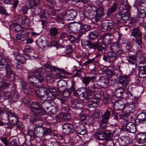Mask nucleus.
I'll return each mask as SVG.
<instances>
[{
	"label": "nucleus",
	"instance_id": "obj_63",
	"mask_svg": "<svg viewBox=\"0 0 146 146\" xmlns=\"http://www.w3.org/2000/svg\"><path fill=\"white\" fill-rule=\"evenodd\" d=\"M11 94V93L10 92H5L3 93V96L5 99H10Z\"/></svg>",
	"mask_w": 146,
	"mask_h": 146
},
{
	"label": "nucleus",
	"instance_id": "obj_32",
	"mask_svg": "<svg viewBox=\"0 0 146 146\" xmlns=\"http://www.w3.org/2000/svg\"><path fill=\"white\" fill-rule=\"evenodd\" d=\"M108 57L109 62L110 63H113L116 60L117 57L115 52H108Z\"/></svg>",
	"mask_w": 146,
	"mask_h": 146
},
{
	"label": "nucleus",
	"instance_id": "obj_44",
	"mask_svg": "<svg viewBox=\"0 0 146 146\" xmlns=\"http://www.w3.org/2000/svg\"><path fill=\"white\" fill-rule=\"evenodd\" d=\"M50 35L55 37L58 33V30L56 27L52 28L50 29L49 32Z\"/></svg>",
	"mask_w": 146,
	"mask_h": 146
},
{
	"label": "nucleus",
	"instance_id": "obj_5",
	"mask_svg": "<svg viewBox=\"0 0 146 146\" xmlns=\"http://www.w3.org/2000/svg\"><path fill=\"white\" fill-rule=\"evenodd\" d=\"M4 111L7 115L8 120L10 123L13 125L17 124L18 120L16 115L6 107L4 108Z\"/></svg>",
	"mask_w": 146,
	"mask_h": 146
},
{
	"label": "nucleus",
	"instance_id": "obj_9",
	"mask_svg": "<svg viewBox=\"0 0 146 146\" xmlns=\"http://www.w3.org/2000/svg\"><path fill=\"white\" fill-rule=\"evenodd\" d=\"M43 107L38 102H33L31 104V109L32 111L38 114H41L43 111Z\"/></svg>",
	"mask_w": 146,
	"mask_h": 146
},
{
	"label": "nucleus",
	"instance_id": "obj_2",
	"mask_svg": "<svg viewBox=\"0 0 146 146\" xmlns=\"http://www.w3.org/2000/svg\"><path fill=\"white\" fill-rule=\"evenodd\" d=\"M121 0L122 3L120 5L119 9L122 14V22L125 23L129 20L131 7L128 3L127 0Z\"/></svg>",
	"mask_w": 146,
	"mask_h": 146
},
{
	"label": "nucleus",
	"instance_id": "obj_7",
	"mask_svg": "<svg viewBox=\"0 0 146 146\" xmlns=\"http://www.w3.org/2000/svg\"><path fill=\"white\" fill-rule=\"evenodd\" d=\"M42 105L44 109H46L48 112L51 114H55L58 111V108L55 104L51 105V104L47 101L43 102L42 103Z\"/></svg>",
	"mask_w": 146,
	"mask_h": 146
},
{
	"label": "nucleus",
	"instance_id": "obj_59",
	"mask_svg": "<svg viewBox=\"0 0 146 146\" xmlns=\"http://www.w3.org/2000/svg\"><path fill=\"white\" fill-rule=\"evenodd\" d=\"M26 6L28 8H31L35 6L32 0H27L26 2Z\"/></svg>",
	"mask_w": 146,
	"mask_h": 146
},
{
	"label": "nucleus",
	"instance_id": "obj_21",
	"mask_svg": "<svg viewBox=\"0 0 146 146\" xmlns=\"http://www.w3.org/2000/svg\"><path fill=\"white\" fill-rule=\"evenodd\" d=\"M57 86L59 91H63L67 88L66 82L63 80H59L57 82Z\"/></svg>",
	"mask_w": 146,
	"mask_h": 146
},
{
	"label": "nucleus",
	"instance_id": "obj_10",
	"mask_svg": "<svg viewBox=\"0 0 146 146\" xmlns=\"http://www.w3.org/2000/svg\"><path fill=\"white\" fill-rule=\"evenodd\" d=\"M139 8L140 9L138 12L139 17L144 18L146 17V0H141L140 1Z\"/></svg>",
	"mask_w": 146,
	"mask_h": 146
},
{
	"label": "nucleus",
	"instance_id": "obj_39",
	"mask_svg": "<svg viewBox=\"0 0 146 146\" xmlns=\"http://www.w3.org/2000/svg\"><path fill=\"white\" fill-rule=\"evenodd\" d=\"M120 144L122 146L127 145L129 143V137H127L120 138L118 140Z\"/></svg>",
	"mask_w": 146,
	"mask_h": 146
},
{
	"label": "nucleus",
	"instance_id": "obj_24",
	"mask_svg": "<svg viewBox=\"0 0 146 146\" xmlns=\"http://www.w3.org/2000/svg\"><path fill=\"white\" fill-rule=\"evenodd\" d=\"M35 135L38 138H41L44 135V128L42 127H35Z\"/></svg>",
	"mask_w": 146,
	"mask_h": 146
},
{
	"label": "nucleus",
	"instance_id": "obj_55",
	"mask_svg": "<svg viewBox=\"0 0 146 146\" xmlns=\"http://www.w3.org/2000/svg\"><path fill=\"white\" fill-rule=\"evenodd\" d=\"M113 134L111 133H106L105 132V140L106 141H111L112 140Z\"/></svg>",
	"mask_w": 146,
	"mask_h": 146
},
{
	"label": "nucleus",
	"instance_id": "obj_43",
	"mask_svg": "<svg viewBox=\"0 0 146 146\" xmlns=\"http://www.w3.org/2000/svg\"><path fill=\"white\" fill-rule=\"evenodd\" d=\"M20 23L22 25H26L28 26L29 25V19L27 16L25 15L23 17L22 19L20 21Z\"/></svg>",
	"mask_w": 146,
	"mask_h": 146
},
{
	"label": "nucleus",
	"instance_id": "obj_20",
	"mask_svg": "<svg viewBox=\"0 0 146 146\" xmlns=\"http://www.w3.org/2000/svg\"><path fill=\"white\" fill-rule=\"evenodd\" d=\"M129 79L128 76L126 75L122 76L119 78V83L123 87H125L127 86L129 84Z\"/></svg>",
	"mask_w": 146,
	"mask_h": 146
},
{
	"label": "nucleus",
	"instance_id": "obj_11",
	"mask_svg": "<svg viewBox=\"0 0 146 146\" xmlns=\"http://www.w3.org/2000/svg\"><path fill=\"white\" fill-rule=\"evenodd\" d=\"M62 132L65 135H68L72 133L74 129L73 125L70 123H65L62 125Z\"/></svg>",
	"mask_w": 146,
	"mask_h": 146
},
{
	"label": "nucleus",
	"instance_id": "obj_12",
	"mask_svg": "<svg viewBox=\"0 0 146 146\" xmlns=\"http://www.w3.org/2000/svg\"><path fill=\"white\" fill-rule=\"evenodd\" d=\"M110 49L113 52L116 53L118 54H121L123 51L120 44L118 42H114L111 44Z\"/></svg>",
	"mask_w": 146,
	"mask_h": 146
},
{
	"label": "nucleus",
	"instance_id": "obj_29",
	"mask_svg": "<svg viewBox=\"0 0 146 146\" xmlns=\"http://www.w3.org/2000/svg\"><path fill=\"white\" fill-rule=\"evenodd\" d=\"M126 130L130 133H135L136 131V128L134 124L131 122L127 123L126 124Z\"/></svg>",
	"mask_w": 146,
	"mask_h": 146
},
{
	"label": "nucleus",
	"instance_id": "obj_36",
	"mask_svg": "<svg viewBox=\"0 0 146 146\" xmlns=\"http://www.w3.org/2000/svg\"><path fill=\"white\" fill-rule=\"evenodd\" d=\"M23 92L26 94H30L31 92L30 88L27 86L26 83L23 82L21 83Z\"/></svg>",
	"mask_w": 146,
	"mask_h": 146
},
{
	"label": "nucleus",
	"instance_id": "obj_58",
	"mask_svg": "<svg viewBox=\"0 0 146 146\" xmlns=\"http://www.w3.org/2000/svg\"><path fill=\"white\" fill-rule=\"evenodd\" d=\"M9 84L4 81L0 82V88L1 89L7 88Z\"/></svg>",
	"mask_w": 146,
	"mask_h": 146
},
{
	"label": "nucleus",
	"instance_id": "obj_41",
	"mask_svg": "<svg viewBox=\"0 0 146 146\" xmlns=\"http://www.w3.org/2000/svg\"><path fill=\"white\" fill-rule=\"evenodd\" d=\"M97 138L100 141L105 140V132L104 131L100 130L96 134Z\"/></svg>",
	"mask_w": 146,
	"mask_h": 146
},
{
	"label": "nucleus",
	"instance_id": "obj_15",
	"mask_svg": "<svg viewBox=\"0 0 146 146\" xmlns=\"http://www.w3.org/2000/svg\"><path fill=\"white\" fill-rule=\"evenodd\" d=\"M73 92L74 95L76 97H84L86 98L89 96L87 91H86L83 88H78L76 91L75 90Z\"/></svg>",
	"mask_w": 146,
	"mask_h": 146
},
{
	"label": "nucleus",
	"instance_id": "obj_47",
	"mask_svg": "<svg viewBox=\"0 0 146 146\" xmlns=\"http://www.w3.org/2000/svg\"><path fill=\"white\" fill-rule=\"evenodd\" d=\"M77 15V12L75 10H70L69 11L68 14V17L70 20H72L76 17Z\"/></svg>",
	"mask_w": 146,
	"mask_h": 146
},
{
	"label": "nucleus",
	"instance_id": "obj_48",
	"mask_svg": "<svg viewBox=\"0 0 146 146\" xmlns=\"http://www.w3.org/2000/svg\"><path fill=\"white\" fill-rule=\"evenodd\" d=\"M13 30L16 32H22L23 30V28L19 25L16 24H13Z\"/></svg>",
	"mask_w": 146,
	"mask_h": 146
},
{
	"label": "nucleus",
	"instance_id": "obj_64",
	"mask_svg": "<svg viewBox=\"0 0 146 146\" xmlns=\"http://www.w3.org/2000/svg\"><path fill=\"white\" fill-rule=\"evenodd\" d=\"M105 70L108 78H111L113 74L112 71L109 69H106Z\"/></svg>",
	"mask_w": 146,
	"mask_h": 146
},
{
	"label": "nucleus",
	"instance_id": "obj_23",
	"mask_svg": "<svg viewBox=\"0 0 146 146\" xmlns=\"http://www.w3.org/2000/svg\"><path fill=\"white\" fill-rule=\"evenodd\" d=\"M37 11V14L39 15L40 17L46 19L49 17V15L47 11L41 9V8H38L36 9L35 12Z\"/></svg>",
	"mask_w": 146,
	"mask_h": 146
},
{
	"label": "nucleus",
	"instance_id": "obj_13",
	"mask_svg": "<svg viewBox=\"0 0 146 146\" xmlns=\"http://www.w3.org/2000/svg\"><path fill=\"white\" fill-rule=\"evenodd\" d=\"M98 82L102 88H106L109 86L108 79L105 75L101 76L99 79Z\"/></svg>",
	"mask_w": 146,
	"mask_h": 146
},
{
	"label": "nucleus",
	"instance_id": "obj_49",
	"mask_svg": "<svg viewBox=\"0 0 146 146\" xmlns=\"http://www.w3.org/2000/svg\"><path fill=\"white\" fill-rule=\"evenodd\" d=\"M143 52L141 51H138L137 54V56L139 57L138 59H139L140 61L139 63L140 64L143 63L145 61V58L143 56Z\"/></svg>",
	"mask_w": 146,
	"mask_h": 146
},
{
	"label": "nucleus",
	"instance_id": "obj_18",
	"mask_svg": "<svg viewBox=\"0 0 146 146\" xmlns=\"http://www.w3.org/2000/svg\"><path fill=\"white\" fill-rule=\"evenodd\" d=\"M113 27V24L112 23L106 22L103 23L102 25L101 30L103 32H106L110 30Z\"/></svg>",
	"mask_w": 146,
	"mask_h": 146
},
{
	"label": "nucleus",
	"instance_id": "obj_31",
	"mask_svg": "<svg viewBox=\"0 0 146 146\" xmlns=\"http://www.w3.org/2000/svg\"><path fill=\"white\" fill-rule=\"evenodd\" d=\"M55 118L59 119H61V120L63 121H67L70 120L71 118L70 115L68 113H61L59 116H56Z\"/></svg>",
	"mask_w": 146,
	"mask_h": 146
},
{
	"label": "nucleus",
	"instance_id": "obj_22",
	"mask_svg": "<svg viewBox=\"0 0 146 146\" xmlns=\"http://www.w3.org/2000/svg\"><path fill=\"white\" fill-rule=\"evenodd\" d=\"M37 44L40 48L45 49L49 46L48 42L46 40L39 38L36 41Z\"/></svg>",
	"mask_w": 146,
	"mask_h": 146
},
{
	"label": "nucleus",
	"instance_id": "obj_1",
	"mask_svg": "<svg viewBox=\"0 0 146 146\" xmlns=\"http://www.w3.org/2000/svg\"><path fill=\"white\" fill-rule=\"evenodd\" d=\"M35 93L38 97L44 98L47 101H53L59 95L56 89L54 88H49L46 89L44 87H40L36 90Z\"/></svg>",
	"mask_w": 146,
	"mask_h": 146
},
{
	"label": "nucleus",
	"instance_id": "obj_50",
	"mask_svg": "<svg viewBox=\"0 0 146 146\" xmlns=\"http://www.w3.org/2000/svg\"><path fill=\"white\" fill-rule=\"evenodd\" d=\"M64 52L65 54V55L66 56H68L71 54L72 53V46L70 45H68L67 46Z\"/></svg>",
	"mask_w": 146,
	"mask_h": 146
},
{
	"label": "nucleus",
	"instance_id": "obj_14",
	"mask_svg": "<svg viewBox=\"0 0 146 146\" xmlns=\"http://www.w3.org/2000/svg\"><path fill=\"white\" fill-rule=\"evenodd\" d=\"M13 55L15 58L16 59L19 63L21 64H24L27 58H29V56L28 55L24 54L23 56H21L20 54L17 52H14Z\"/></svg>",
	"mask_w": 146,
	"mask_h": 146
},
{
	"label": "nucleus",
	"instance_id": "obj_25",
	"mask_svg": "<svg viewBox=\"0 0 146 146\" xmlns=\"http://www.w3.org/2000/svg\"><path fill=\"white\" fill-rule=\"evenodd\" d=\"M76 130L80 134L84 135L87 132L86 128L84 125L83 124L79 125L76 128Z\"/></svg>",
	"mask_w": 146,
	"mask_h": 146
},
{
	"label": "nucleus",
	"instance_id": "obj_56",
	"mask_svg": "<svg viewBox=\"0 0 146 146\" xmlns=\"http://www.w3.org/2000/svg\"><path fill=\"white\" fill-rule=\"evenodd\" d=\"M50 70L52 72H55L56 70H57L60 71L63 74H65L67 73V72L64 69H62L59 68H57L55 66H53V67H51L50 66Z\"/></svg>",
	"mask_w": 146,
	"mask_h": 146
},
{
	"label": "nucleus",
	"instance_id": "obj_35",
	"mask_svg": "<svg viewBox=\"0 0 146 146\" xmlns=\"http://www.w3.org/2000/svg\"><path fill=\"white\" fill-rule=\"evenodd\" d=\"M105 45H100L96 42H94L93 44V47L92 49H95L97 48L98 51L103 52V51L104 52L105 50Z\"/></svg>",
	"mask_w": 146,
	"mask_h": 146
},
{
	"label": "nucleus",
	"instance_id": "obj_61",
	"mask_svg": "<svg viewBox=\"0 0 146 146\" xmlns=\"http://www.w3.org/2000/svg\"><path fill=\"white\" fill-rule=\"evenodd\" d=\"M35 124L36 126V127H42V126L43 124V122L42 120L39 119V118L36 120Z\"/></svg>",
	"mask_w": 146,
	"mask_h": 146
},
{
	"label": "nucleus",
	"instance_id": "obj_40",
	"mask_svg": "<svg viewBox=\"0 0 146 146\" xmlns=\"http://www.w3.org/2000/svg\"><path fill=\"white\" fill-rule=\"evenodd\" d=\"M124 92V90L121 87L117 88L115 89L114 95L117 98L120 97Z\"/></svg>",
	"mask_w": 146,
	"mask_h": 146
},
{
	"label": "nucleus",
	"instance_id": "obj_62",
	"mask_svg": "<svg viewBox=\"0 0 146 146\" xmlns=\"http://www.w3.org/2000/svg\"><path fill=\"white\" fill-rule=\"evenodd\" d=\"M98 35V33L96 32H91L88 35V37L90 39L94 40L96 38Z\"/></svg>",
	"mask_w": 146,
	"mask_h": 146
},
{
	"label": "nucleus",
	"instance_id": "obj_8",
	"mask_svg": "<svg viewBox=\"0 0 146 146\" xmlns=\"http://www.w3.org/2000/svg\"><path fill=\"white\" fill-rule=\"evenodd\" d=\"M92 10L96 12L95 15V21L97 22L104 15V9L103 7L100 6L97 8L94 6H93L92 7Z\"/></svg>",
	"mask_w": 146,
	"mask_h": 146
},
{
	"label": "nucleus",
	"instance_id": "obj_52",
	"mask_svg": "<svg viewBox=\"0 0 146 146\" xmlns=\"http://www.w3.org/2000/svg\"><path fill=\"white\" fill-rule=\"evenodd\" d=\"M27 37V34L26 33H25L24 34H18L16 36V39L18 40L23 41L25 40Z\"/></svg>",
	"mask_w": 146,
	"mask_h": 146
},
{
	"label": "nucleus",
	"instance_id": "obj_45",
	"mask_svg": "<svg viewBox=\"0 0 146 146\" xmlns=\"http://www.w3.org/2000/svg\"><path fill=\"white\" fill-rule=\"evenodd\" d=\"M138 75L140 78H144L146 76V71L144 70V68L139 66Z\"/></svg>",
	"mask_w": 146,
	"mask_h": 146
},
{
	"label": "nucleus",
	"instance_id": "obj_3",
	"mask_svg": "<svg viewBox=\"0 0 146 146\" xmlns=\"http://www.w3.org/2000/svg\"><path fill=\"white\" fill-rule=\"evenodd\" d=\"M33 74L35 76H29L28 78V80L29 82L32 84L33 86L36 87L37 84L42 82L44 81V77L38 70L34 71L33 72Z\"/></svg>",
	"mask_w": 146,
	"mask_h": 146
},
{
	"label": "nucleus",
	"instance_id": "obj_4",
	"mask_svg": "<svg viewBox=\"0 0 146 146\" xmlns=\"http://www.w3.org/2000/svg\"><path fill=\"white\" fill-rule=\"evenodd\" d=\"M131 35L135 38L132 39L135 41L139 46L141 47L142 44V33L139 27H134L132 30Z\"/></svg>",
	"mask_w": 146,
	"mask_h": 146
},
{
	"label": "nucleus",
	"instance_id": "obj_46",
	"mask_svg": "<svg viewBox=\"0 0 146 146\" xmlns=\"http://www.w3.org/2000/svg\"><path fill=\"white\" fill-rule=\"evenodd\" d=\"M0 139L5 146H7L9 142L8 136L6 135H3L0 137Z\"/></svg>",
	"mask_w": 146,
	"mask_h": 146
},
{
	"label": "nucleus",
	"instance_id": "obj_27",
	"mask_svg": "<svg viewBox=\"0 0 146 146\" xmlns=\"http://www.w3.org/2000/svg\"><path fill=\"white\" fill-rule=\"evenodd\" d=\"M96 77L94 76L91 77L86 76L83 78L82 81L86 87H87V86L90 84H89L91 81L92 82H94L96 81Z\"/></svg>",
	"mask_w": 146,
	"mask_h": 146
},
{
	"label": "nucleus",
	"instance_id": "obj_26",
	"mask_svg": "<svg viewBox=\"0 0 146 146\" xmlns=\"http://www.w3.org/2000/svg\"><path fill=\"white\" fill-rule=\"evenodd\" d=\"M70 28L75 32H78L81 29L82 24L80 22H76L70 25Z\"/></svg>",
	"mask_w": 146,
	"mask_h": 146
},
{
	"label": "nucleus",
	"instance_id": "obj_53",
	"mask_svg": "<svg viewBox=\"0 0 146 146\" xmlns=\"http://www.w3.org/2000/svg\"><path fill=\"white\" fill-rule=\"evenodd\" d=\"M102 113L100 110L98 109H96L95 110L94 113L93 114V116L95 118H98L102 116Z\"/></svg>",
	"mask_w": 146,
	"mask_h": 146
},
{
	"label": "nucleus",
	"instance_id": "obj_28",
	"mask_svg": "<svg viewBox=\"0 0 146 146\" xmlns=\"http://www.w3.org/2000/svg\"><path fill=\"white\" fill-rule=\"evenodd\" d=\"M111 109H107L105 112L102 115V122L103 123H107L111 115Z\"/></svg>",
	"mask_w": 146,
	"mask_h": 146
},
{
	"label": "nucleus",
	"instance_id": "obj_6",
	"mask_svg": "<svg viewBox=\"0 0 146 146\" xmlns=\"http://www.w3.org/2000/svg\"><path fill=\"white\" fill-rule=\"evenodd\" d=\"M87 102L90 103L88 105L89 108H96L97 106V103L100 102L101 95L100 93H97L92 97H88Z\"/></svg>",
	"mask_w": 146,
	"mask_h": 146
},
{
	"label": "nucleus",
	"instance_id": "obj_16",
	"mask_svg": "<svg viewBox=\"0 0 146 146\" xmlns=\"http://www.w3.org/2000/svg\"><path fill=\"white\" fill-rule=\"evenodd\" d=\"M86 91L89 96H91L95 92L97 91L98 88L93 83H91L86 87Z\"/></svg>",
	"mask_w": 146,
	"mask_h": 146
},
{
	"label": "nucleus",
	"instance_id": "obj_19",
	"mask_svg": "<svg viewBox=\"0 0 146 146\" xmlns=\"http://www.w3.org/2000/svg\"><path fill=\"white\" fill-rule=\"evenodd\" d=\"M11 62V60L9 59H2L0 61V68L6 69L8 66H10V64H12Z\"/></svg>",
	"mask_w": 146,
	"mask_h": 146
},
{
	"label": "nucleus",
	"instance_id": "obj_34",
	"mask_svg": "<svg viewBox=\"0 0 146 146\" xmlns=\"http://www.w3.org/2000/svg\"><path fill=\"white\" fill-rule=\"evenodd\" d=\"M6 70V77L7 78L10 80H12L14 78L13 72L11 69L10 66H8Z\"/></svg>",
	"mask_w": 146,
	"mask_h": 146
},
{
	"label": "nucleus",
	"instance_id": "obj_57",
	"mask_svg": "<svg viewBox=\"0 0 146 146\" xmlns=\"http://www.w3.org/2000/svg\"><path fill=\"white\" fill-rule=\"evenodd\" d=\"M45 4L48 6L52 7L55 3V1L53 0H43Z\"/></svg>",
	"mask_w": 146,
	"mask_h": 146
},
{
	"label": "nucleus",
	"instance_id": "obj_54",
	"mask_svg": "<svg viewBox=\"0 0 146 146\" xmlns=\"http://www.w3.org/2000/svg\"><path fill=\"white\" fill-rule=\"evenodd\" d=\"M37 114H38L35 113L33 114L32 115L30 116V118L29 119L30 121V122L33 124L35 123L36 120L38 119Z\"/></svg>",
	"mask_w": 146,
	"mask_h": 146
},
{
	"label": "nucleus",
	"instance_id": "obj_30",
	"mask_svg": "<svg viewBox=\"0 0 146 146\" xmlns=\"http://www.w3.org/2000/svg\"><path fill=\"white\" fill-rule=\"evenodd\" d=\"M136 140L139 143H146V136L143 133H139L136 136Z\"/></svg>",
	"mask_w": 146,
	"mask_h": 146
},
{
	"label": "nucleus",
	"instance_id": "obj_37",
	"mask_svg": "<svg viewBox=\"0 0 146 146\" xmlns=\"http://www.w3.org/2000/svg\"><path fill=\"white\" fill-rule=\"evenodd\" d=\"M117 4L115 2L114 3L112 6L108 9L107 11V15L109 16L112 13L116 11L117 9Z\"/></svg>",
	"mask_w": 146,
	"mask_h": 146
},
{
	"label": "nucleus",
	"instance_id": "obj_60",
	"mask_svg": "<svg viewBox=\"0 0 146 146\" xmlns=\"http://www.w3.org/2000/svg\"><path fill=\"white\" fill-rule=\"evenodd\" d=\"M122 14L120 13H117L115 16V19L118 23H120L122 22Z\"/></svg>",
	"mask_w": 146,
	"mask_h": 146
},
{
	"label": "nucleus",
	"instance_id": "obj_51",
	"mask_svg": "<svg viewBox=\"0 0 146 146\" xmlns=\"http://www.w3.org/2000/svg\"><path fill=\"white\" fill-rule=\"evenodd\" d=\"M114 108L117 110H122L124 108V105L117 103L113 104Z\"/></svg>",
	"mask_w": 146,
	"mask_h": 146
},
{
	"label": "nucleus",
	"instance_id": "obj_33",
	"mask_svg": "<svg viewBox=\"0 0 146 146\" xmlns=\"http://www.w3.org/2000/svg\"><path fill=\"white\" fill-rule=\"evenodd\" d=\"M137 120L140 123L146 124V113H141L139 114Z\"/></svg>",
	"mask_w": 146,
	"mask_h": 146
},
{
	"label": "nucleus",
	"instance_id": "obj_38",
	"mask_svg": "<svg viewBox=\"0 0 146 146\" xmlns=\"http://www.w3.org/2000/svg\"><path fill=\"white\" fill-rule=\"evenodd\" d=\"M81 43L82 46L83 47L88 46L90 49H92L93 48V43H92L90 40H82Z\"/></svg>",
	"mask_w": 146,
	"mask_h": 146
},
{
	"label": "nucleus",
	"instance_id": "obj_42",
	"mask_svg": "<svg viewBox=\"0 0 146 146\" xmlns=\"http://www.w3.org/2000/svg\"><path fill=\"white\" fill-rule=\"evenodd\" d=\"M19 95L17 92L16 91L12 92L10 97L11 99L13 102H16L18 99Z\"/></svg>",
	"mask_w": 146,
	"mask_h": 146
},
{
	"label": "nucleus",
	"instance_id": "obj_17",
	"mask_svg": "<svg viewBox=\"0 0 146 146\" xmlns=\"http://www.w3.org/2000/svg\"><path fill=\"white\" fill-rule=\"evenodd\" d=\"M72 86L69 89L64 90L63 91L60 92L61 93H62L63 96L65 97H68L69 96L71 93L75 90L74 87L75 83L74 81L72 80L71 82Z\"/></svg>",
	"mask_w": 146,
	"mask_h": 146
}]
</instances>
